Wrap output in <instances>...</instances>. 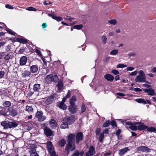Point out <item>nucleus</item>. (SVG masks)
Segmentation results:
<instances>
[{"instance_id":"1","label":"nucleus","mask_w":156,"mask_h":156,"mask_svg":"<svg viewBox=\"0 0 156 156\" xmlns=\"http://www.w3.org/2000/svg\"><path fill=\"white\" fill-rule=\"evenodd\" d=\"M1 124L5 129L14 128L18 125V124L15 121H4L1 122Z\"/></svg>"},{"instance_id":"2","label":"nucleus","mask_w":156,"mask_h":156,"mask_svg":"<svg viewBox=\"0 0 156 156\" xmlns=\"http://www.w3.org/2000/svg\"><path fill=\"white\" fill-rule=\"evenodd\" d=\"M139 75L135 79V82H137L144 83L146 81V76L144 71L140 70L138 72Z\"/></svg>"},{"instance_id":"3","label":"nucleus","mask_w":156,"mask_h":156,"mask_svg":"<svg viewBox=\"0 0 156 156\" xmlns=\"http://www.w3.org/2000/svg\"><path fill=\"white\" fill-rule=\"evenodd\" d=\"M71 95V91L69 90H68L67 94L66 96L63 98L62 102L58 103L57 105L61 109L63 110H65L66 109L67 107L66 105L64 104L66 100L69 98Z\"/></svg>"},{"instance_id":"4","label":"nucleus","mask_w":156,"mask_h":156,"mask_svg":"<svg viewBox=\"0 0 156 156\" xmlns=\"http://www.w3.org/2000/svg\"><path fill=\"white\" fill-rule=\"evenodd\" d=\"M122 123L124 125H129V127H126L127 129H130L133 131H136L137 129V123H137V122L132 123L130 122H122Z\"/></svg>"},{"instance_id":"5","label":"nucleus","mask_w":156,"mask_h":156,"mask_svg":"<svg viewBox=\"0 0 156 156\" xmlns=\"http://www.w3.org/2000/svg\"><path fill=\"white\" fill-rule=\"evenodd\" d=\"M48 151L50 156H58L56 155L54 148L52 143L50 141H48L46 143Z\"/></svg>"},{"instance_id":"6","label":"nucleus","mask_w":156,"mask_h":156,"mask_svg":"<svg viewBox=\"0 0 156 156\" xmlns=\"http://www.w3.org/2000/svg\"><path fill=\"white\" fill-rule=\"evenodd\" d=\"M65 120H66L67 122H63L61 125V127L62 129L67 128L68 124H70L71 123H73L74 121V120L73 119V118L72 117H66L64 118L63 121Z\"/></svg>"},{"instance_id":"7","label":"nucleus","mask_w":156,"mask_h":156,"mask_svg":"<svg viewBox=\"0 0 156 156\" xmlns=\"http://www.w3.org/2000/svg\"><path fill=\"white\" fill-rule=\"evenodd\" d=\"M75 135L72 133L70 134L69 135L68 137V143L66 145V150L69 148L71 147L72 143V141L75 137Z\"/></svg>"},{"instance_id":"8","label":"nucleus","mask_w":156,"mask_h":156,"mask_svg":"<svg viewBox=\"0 0 156 156\" xmlns=\"http://www.w3.org/2000/svg\"><path fill=\"white\" fill-rule=\"evenodd\" d=\"M43 112L41 111H37L36 114V117L39 122H43L46 119V117L43 115Z\"/></svg>"},{"instance_id":"9","label":"nucleus","mask_w":156,"mask_h":156,"mask_svg":"<svg viewBox=\"0 0 156 156\" xmlns=\"http://www.w3.org/2000/svg\"><path fill=\"white\" fill-rule=\"evenodd\" d=\"M137 150L140 152H148L151 151V149L146 146H142L139 147H137Z\"/></svg>"},{"instance_id":"10","label":"nucleus","mask_w":156,"mask_h":156,"mask_svg":"<svg viewBox=\"0 0 156 156\" xmlns=\"http://www.w3.org/2000/svg\"><path fill=\"white\" fill-rule=\"evenodd\" d=\"M143 91L145 93H147L149 95L153 96L155 95L156 94L154 92V89L151 88H145L143 89Z\"/></svg>"},{"instance_id":"11","label":"nucleus","mask_w":156,"mask_h":156,"mask_svg":"<svg viewBox=\"0 0 156 156\" xmlns=\"http://www.w3.org/2000/svg\"><path fill=\"white\" fill-rule=\"evenodd\" d=\"M83 134L81 132H78L76 136V143L78 144L80 141L83 140Z\"/></svg>"},{"instance_id":"12","label":"nucleus","mask_w":156,"mask_h":156,"mask_svg":"<svg viewBox=\"0 0 156 156\" xmlns=\"http://www.w3.org/2000/svg\"><path fill=\"white\" fill-rule=\"evenodd\" d=\"M44 132L45 134L47 136H53V132L50 129L47 127H45L44 129Z\"/></svg>"},{"instance_id":"13","label":"nucleus","mask_w":156,"mask_h":156,"mask_svg":"<svg viewBox=\"0 0 156 156\" xmlns=\"http://www.w3.org/2000/svg\"><path fill=\"white\" fill-rule=\"evenodd\" d=\"M94 148L93 146H90L89 151L87 153L86 156H92L95 154Z\"/></svg>"},{"instance_id":"14","label":"nucleus","mask_w":156,"mask_h":156,"mask_svg":"<svg viewBox=\"0 0 156 156\" xmlns=\"http://www.w3.org/2000/svg\"><path fill=\"white\" fill-rule=\"evenodd\" d=\"M140 123H137V124H140L139 125L137 126V130H142L147 129L148 126L145 125L144 124L140 122H137Z\"/></svg>"},{"instance_id":"15","label":"nucleus","mask_w":156,"mask_h":156,"mask_svg":"<svg viewBox=\"0 0 156 156\" xmlns=\"http://www.w3.org/2000/svg\"><path fill=\"white\" fill-rule=\"evenodd\" d=\"M30 156H39L37 153L35 147L31 148L29 151Z\"/></svg>"},{"instance_id":"16","label":"nucleus","mask_w":156,"mask_h":156,"mask_svg":"<svg viewBox=\"0 0 156 156\" xmlns=\"http://www.w3.org/2000/svg\"><path fill=\"white\" fill-rule=\"evenodd\" d=\"M27 58L25 56H23L20 58V65L23 66L25 65L27 61Z\"/></svg>"},{"instance_id":"17","label":"nucleus","mask_w":156,"mask_h":156,"mask_svg":"<svg viewBox=\"0 0 156 156\" xmlns=\"http://www.w3.org/2000/svg\"><path fill=\"white\" fill-rule=\"evenodd\" d=\"M76 106L73 105H70L69 108V111L72 114H74L76 112Z\"/></svg>"},{"instance_id":"18","label":"nucleus","mask_w":156,"mask_h":156,"mask_svg":"<svg viewBox=\"0 0 156 156\" xmlns=\"http://www.w3.org/2000/svg\"><path fill=\"white\" fill-rule=\"evenodd\" d=\"M54 95H51L47 98L45 101V104L48 105L51 104L54 99Z\"/></svg>"},{"instance_id":"19","label":"nucleus","mask_w":156,"mask_h":156,"mask_svg":"<svg viewBox=\"0 0 156 156\" xmlns=\"http://www.w3.org/2000/svg\"><path fill=\"white\" fill-rule=\"evenodd\" d=\"M49 123L50 125V127L52 129H55L56 128L57 126V123L54 119H51L49 122Z\"/></svg>"},{"instance_id":"20","label":"nucleus","mask_w":156,"mask_h":156,"mask_svg":"<svg viewBox=\"0 0 156 156\" xmlns=\"http://www.w3.org/2000/svg\"><path fill=\"white\" fill-rule=\"evenodd\" d=\"M30 73H36L37 72L38 70V66L36 65H33L30 66Z\"/></svg>"},{"instance_id":"21","label":"nucleus","mask_w":156,"mask_h":156,"mask_svg":"<svg viewBox=\"0 0 156 156\" xmlns=\"http://www.w3.org/2000/svg\"><path fill=\"white\" fill-rule=\"evenodd\" d=\"M31 74L30 71L28 70H25L22 73V77L23 78H26L27 77H30Z\"/></svg>"},{"instance_id":"22","label":"nucleus","mask_w":156,"mask_h":156,"mask_svg":"<svg viewBox=\"0 0 156 156\" xmlns=\"http://www.w3.org/2000/svg\"><path fill=\"white\" fill-rule=\"evenodd\" d=\"M53 75L51 74L47 76L45 78V81L48 83H50L53 81Z\"/></svg>"},{"instance_id":"23","label":"nucleus","mask_w":156,"mask_h":156,"mask_svg":"<svg viewBox=\"0 0 156 156\" xmlns=\"http://www.w3.org/2000/svg\"><path fill=\"white\" fill-rule=\"evenodd\" d=\"M105 78L107 80L110 81H112L114 79V77L111 74H107L104 76Z\"/></svg>"},{"instance_id":"24","label":"nucleus","mask_w":156,"mask_h":156,"mask_svg":"<svg viewBox=\"0 0 156 156\" xmlns=\"http://www.w3.org/2000/svg\"><path fill=\"white\" fill-rule=\"evenodd\" d=\"M34 91H39L41 90V85L39 84H36L34 86Z\"/></svg>"},{"instance_id":"25","label":"nucleus","mask_w":156,"mask_h":156,"mask_svg":"<svg viewBox=\"0 0 156 156\" xmlns=\"http://www.w3.org/2000/svg\"><path fill=\"white\" fill-rule=\"evenodd\" d=\"M64 19L69 22H70V24L71 25H74L76 23V21L73 22L72 21L73 20H74V18H70L69 17H67V18H64Z\"/></svg>"},{"instance_id":"26","label":"nucleus","mask_w":156,"mask_h":156,"mask_svg":"<svg viewBox=\"0 0 156 156\" xmlns=\"http://www.w3.org/2000/svg\"><path fill=\"white\" fill-rule=\"evenodd\" d=\"M129 150L128 147H125L123 149H121L119 151V154L120 155H122L127 152Z\"/></svg>"},{"instance_id":"27","label":"nucleus","mask_w":156,"mask_h":156,"mask_svg":"<svg viewBox=\"0 0 156 156\" xmlns=\"http://www.w3.org/2000/svg\"><path fill=\"white\" fill-rule=\"evenodd\" d=\"M56 86L58 87V90L60 92V90L62 89L63 87V84L62 82L61 81H59Z\"/></svg>"},{"instance_id":"28","label":"nucleus","mask_w":156,"mask_h":156,"mask_svg":"<svg viewBox=\"0 0 156 156\" xmlns=\"http://www.w3.org/2000/svg\"><path fill=\"white\" fill-rule=\"evenodd\" d=\"M49 16L51 17L53 19L56 20L58 21H61L62 19L60 17L56 16L52 14H49Z\"/></svg>"},{"instance_id":"29","label":"nucleus","mask_w":156,"mask_h":156,"mask_svg":"<svg viewBox=\"0 0 156 156\" xmlns=\"http://www.w3.org/2000/svg\"><path fill=\"white\" fill-rule=\"evenodd\" d=\"M136 101L139 103H142L145 104L146 103V101L144 99L142 98H138L136 99Z\"/></svg>"},{"instance_id":"30","label":"nucleus","mask_w":156,"mask_h":156,"mask_svg":"<svg viewBox=\"0 0 156 156\" xmlns=\"http://www.w3.org/2000/svg\"><path fill=\"white\" fill-rule=\"evenodd\" d=\"M76 98L75 96H73L70 99V105H75V102L76 101Z\"/></svg>"},{"instance_id":"31","label":"nucleus","mask_w":156,"mask_h":156,"mask_svg":"<svg viewBox=\"0 0 156 156\" xmlns=\"http://www.w3.org/2000/svg\"><path fill=\"white\" fill-rule=\"evenodd\" d=\"M26 111L28 112H32L33 111V108L31 106L27 105L26 108Z\"/></svg>"},{"instance_id":"32","label":"nucleus","mask_w":156,"mask_h":156,"mask_svg":"<svg viewBox=\"0 0 156 156\" xmlns=\"http://www.w3.org/2000/svg\"><path fill=\"white\" fill-rule=\"evenodd\" d=\"M156 128H154V127H148V128L147 129V130L148 131L150 132H155L156 133Z\"/></svg>"},{"instance_id":"33","label":"nucleus","mask_w":156,"mask_h":156,"mask_svg":"<svg viewBox=\"0 0 156 156\" xmlns=\"http://www.w3.org/2000/svg\"><path fill=\"white\" fill-rule=\"evenodd\" d=\"M108 22L113 25H115L117 23V21L116 20L112 19L109 20Z\"/></svg>"},{"instance_id":"34","label":"nucleus","mask_w":156,"mask_h":156,"mask_svg":"<svg viewBox=\"0 0 156 156\" xmlns=\"http://www.w3.org/2000/svg\"><path fill=\"white\" fill-rule=\"evenodd\" d=\"M66 141L64 139H62L59 142V145L61 147L64 146L66 144Z\"/></svg>"},{"instance_id":"35","label":"nucleus","mask_w":156,"mask_h":156,"mask_svg":"<svg viewBox=\"0 0 156 156\" xmlns=\"http://www.w3.org/2000/svg\"><path fill=\"white\" fill-rule=\"evenodd\" d=\"M118 52V50L117 49H114L111 51L110 52V54L111 55H117Z\"/></svg>"},{"instance_id":"36","label":"nucleus","mask_w":156,"mask_h":156,"mask_svg":"<svg viewBox=\"0 0 156 156\" xmlns=\"http://www.w3.org/2000/svg\"><path fill=\"white\" fill-rule=\"evenodd\" d=\"M12 58V56L11 55L9 54H7L5 56L4 59L8 61Z\"/></svg>"},{"instance_id":"37","label":"nucleus","mask_w":156,"mask_h":156,"mask_svg":"<svg viewBox=\"0 0 156 156\" xmlns=\"http://www.w3.org/2000/svg\"><path fill=\"white\" fill-rule=\"evenodd\" d=\"M82 153H79L78 151H76L72 155V156H79L80 154L82 155Z\"/></svg>"},{"instance_id":"38","label":"nucleus","mask_w":156,"mask_h":156,"mask_svg":"<svg viewBox=\"0 0 156 156\" xmlns=\"http://www.w3.org/2000/svg\"><path fill=\"white\" fill-rule=\"evenodd\" d=\"M104 138V133H100L99 136V141L101 142H103V140Z\"/></svg>"},{"instance_id":"39","label":"nucleus","mask_w":156,"mask_h":156,"mask_svg":"<svg viewBox=\"0 0 156 156\" xmlns=\"http://www.w3.org/2000/svg\"><path fill=\"white\" fill-rule=\"evenodd\" d=\"M17 40L23 43H26L27 42V40L22 38H17Z\"/></svg>"},{"instance_id":"40","label":"nucleus","mask_w":156,"mask_h":156,"mask_svg":"<svg viewBox=\"0 0 156 156\" xmlns=\"http://www.w3.org/2000/svg\"><path fill=\"white\" fill-rule=\"evenodd\" d=\"M11 103L9 101H6L3 103V106L5 107H9L11 106Z\"/></svg>"},{"instance_id":"41","label":"nucleus","mask_w":156,"mask_h":156,"mask_svg":"<svg viewBox=\"0 0 156 156\" xmlns=\"http://www.w3.org/2000/svg\"><path fill=\"white\" fill-rule=\"evenodd\" d=\"M26 10L30 11H37V9L32 7H30L27 8Z\"/></svg>"},{"instance_id":"42","label":"nucleus","mask_w":156,"mask_h":156,"mask_svg":"<svg viewBox=\"0 0 156 156\" xmlns=\"http://www.w3.org/2000/svg\"><path fill=\"white\" fill-rule=\"evenodd\" d=\"M6 30L10 34L13 35H15V34H16L15 32L13 31L12 30H11L9 28H7Z\"/></svg>"},{"instance_id":"43","label":"nucleus","mask_w":156,"mask_h":156,"mask_svg":"<svg viewBox=\"0 0 156 156\" xmlns=\"http://www.w3.org/2000/svg\"><path fill=\"white\" fill-rule=\"evenodd\" d=\"M83 26L82 24L76 25L74 26V28L76 29L79 30L83 27Z\"/></svg>"},{"instance_id":"44","label":"nucleus","mask_w":156,"mask_h":156,"mask_svg":"<svg viewBox=\"0 0 156 156\" xmlns=\"http://www.w3.org/2000/svg\"><path fill=\"white\" fill-rule=\"evenodd\" d=\"M127 66L126 65H124L122 64H118L117 66V68H122L126 67Z\"/></svg>"},{"instance_id":"45","label":"nucleus","mask_w":156,"mask_h":156,"mask_svg":"<svg viewBox=\"0 0 156 156\" xmlns=\"http://www.w3.org/2000/svg\"><path fill=\"white\" fill-rule=\"evenodd\" d=\"M110 124L109 120H108L104 123L103 126L104 127H107L110 125Z\"/></svg>"},{"instance_id":"46","label":"nucleus","mask_w":156,"mask_h":156,"mask_svg":"<svg viewBox=\"0 0 156 156\" xmlns=\"http://www.w3.org/2000/svg\"><path fill=\"white\" fill-rule=\"evenodd\" d=\"M11 115L13 116H14L17 114V112L16 110H13L11 112Z\"/></svg>"},{"instance_id":"47","label":"nucleus","mask_w":156,"mask_h":156,"mask_svg":"<svg viewBox=\"0 0 156 156\" xmlns=\"http://www.w3.org/2000/svg\"><path fill=\"white\" fill-rule=\"evenodd\" d=\"M81 112L83 113L86 110V107L85 105L83 103L81 105Z\"/></svg>"},{"instance_id":"48","label":"nucleus","mask_w":156,"mask_h":156,"mask_svg":"<svg viewBox=\"0 0 156 156\" xmlns=\"http://www.w3.org/2000/svg\"><path fill=\"white\" fill-rule=\"evenodd\" d=\"M75 149V147L74 144L73 145H72V146H71V147H70L67 150H66V148H65V150L67 151L68 150H70L71 151H73V150H74Z\"/></svg>"},{"instance_id":"49","label":"nucleus","mask_w":156,"mask_h":156,"mask_svg":"<svg viewBox=\"0 0 156 156\" xmlns=\"http://www.w3.org/2000/svg\"><path fill=\"white\" fill-rule=\"evenodd\" d=\"M101 39L104 44H106L107 42V38L106 36H102L101 37Z\"/></svg>"},{"instance_id":"50","label":"nucleus","mask_w":156,"mask_h":156,"mask_svg":"<svg viewBox=\"0 0 156 156\" xmlns=\"http://www.w3.org/2000/svg\"><path fill=\"white\" fill-rule=\"evenodd\" d=\"M53 81L54 82H56L57 80H58V78L56 75L55 74L54 76L53 75Z\"/></svg>"},{"instance_id":"51","label":"nucleus","mask_w":156,"mask_h":156,"mask_svg":"<svg viewBox=\"0 0 156 156\" xmlns=\"http://www.w3.org/2000/svg\"><path fill=\"white\" fill-rule=\"evenodd\" d=\"M112 73L115 75L118 74L119 73V72L116 69L113 70L112 71Z\"/></svg>"},{"instance_id":"52","label":"nucleus","mask_w":156,"mask_h":156,"mask_svg":"<svg viewBox=\"0 0 156 156\" xmlns=\"http://www.w3.org/2000/svg\"><path fill=\"white\" fill-rule=\"evenodd\" d=\"M134 69V67L132 66L128 67L126 68V70H127V71H132Z\"/></svg>"},{"instance_id":"53","label":"nucleus","mask_w":156,"mask_h":156,"mask_svg":"<svg viewBox=\"0 0 156 156\" xmlns=\"http://www.w3.org/2000/svg\"><path fill=\"white\" fill-rule=\"evenodd\" d=\"M5 7L6 8H7L8 9H13L14 8L12 6L10 5L9 4L6 5L5 6Z\"/></svg>"},{"instance_id":"54","label":"nucleus","mask_w":156,"mask_h":156,"mask_svg":"<svg viewBox=\"0 0 156 156\" xmlns=\"http://www.w3.org/2000/svg\"><path fill=\"white\" fill-rule=\"evenodd\" d=\"M137 74V71H135L133 72L130 73V75L132 76H136Z\"/></svg>"},{"instance_id":"55","label":"nucleus","mask_w":156,"mask_h":156,"mask_svg":"<svg viewBox=\"0 0 156 156\" xmlns=\"http://www.w3.org/2000/svg\"><path fill=\"white\" fill-rule=\"evenodd\" d=\"M136 55V54L135 52H131L129 53L128 55L129 57H135Z\"/></svg>"},{"instance_id":"56","label":"nucleus","mask_w":156,"mask_h":156,"mask_svg":"<svg viewBox=\"0 0 156 156\" xmlns=\"http://www.w3.org/2000/svg\"><path fill=\"white\" fill-rule=\"evenodd\" d=\"M101 131V129L100 128H98L95 131V133L97 135H98L100 133Z\"/></svg>"},{"instance_id":"57","label":"nucleus","mask_w":156,"mask_h":156,"mask_svg":"<svg viewBox=\"0 0 156 156\" xmlns=\"http://www.w3.org/2000/svg\"><path fill=\"white\" fill-rule=\"evenodd\" d=\"M5 72L3 71H0V79L2 78L4 75Z\"/></svg>"},{"instance_id":"58","label":"nucleus","mask_w":156,"mask_h":156,"mask_svg":"<svg viewBox=\"0 0 156 156\" xmlns=\"http://www.w3.org/2000/svg\"><path fill=\"white\" fill-rule=\"evenodd\" d=\"M35 51L40 56H42L41 52L39 50L36 49Z\"/></svg>"},{"instance_id":"59","label":"nucleus","mask_w":156,"mask_h":156,"mask_svg":"<svg viewBox=\"0 0 156 156\" xmlns=\"http://www.w3.org/2000/svg\"><path fill=\"white\" fill-rule=\"evenodd\" d=\"M133 90L136 92H140L142 91V90L141 89L138 87L134 88Z\"/></svg>"},{"instance_id":"60","label":"nucleus","mask_w":156,"mask_h":156,"mask_svg":"<svg viewBox=\"0 0 156 156\" xmlns=\"http://www.w3.org/2000/svg\"><path fill=\"white\" fill-rule=\"evenodd\" d=\"M121 130L120 129H118L116 132V135L117 136H119V135L120 133H121Z\"/></svg>"},{"instance_id":"61","label":"nucleus","mask_w":156,"mask_h":156,"mask_svg":"<svg viewBox=\"0 0 156 156\" xmlns=\"http://www.w3.org/2000/svg\"><path fill=\"white\" fill-rule=\"evenodd\" d=\"M34 94V92L32 91H30L28 93L27 95L28 96L30 97L31 96Z\"/></svg>"},{"instance_id":"62","label":"nucleus","mask_w":156,"mask_h":156,"mask_svg":"<svg viewBox=\"0 0 156 156\" xmlns=\"http://www.w3.org/2000/svg\"><path fill=\"white\" fill-rule=\"evenodd\" d=\"M111 125L112 126H116V123L115 121H112L111 122Z\"/></svg>"},{"instance_id":"63","label":"nucleus","mask_w":156,"mask_h":156,"mask_svg":"<svg viewBox=\"0 0 156 156\" xmlns=\"http://www.w3.org/2000/svg\"><path fill=\"white\" fill-rule=\"evenodd\" d=\"M151 72L152 73H156V67H154L152 68Z\"/></svg>"},{"instance_id":"64","label":"nucleus","mask_w":156,"mask_h":156,"mask_svg":"<svg viewBox=\"0 0 156 156\" xmlns=\"http://www.w3.org/2000/svg\"><path fill=\"white\" fill-rule=\"evenodd\" d=\"M47 25L46 23H44L42 25V27L43 28H45L47 27Z\"/></svg>"}]
</instances>
